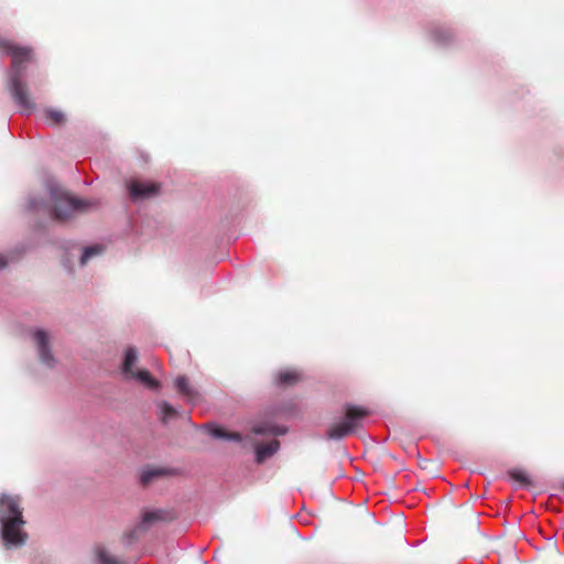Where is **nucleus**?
<instances>
[{"mask_svg":"<svg viewBox=\"0 0 564 564\" xmlns=\"http://www.w3.org/2000/svg\"><path fill=\"white\" fill-rule=\"evenodd\" d=\"M0 51L11 56V69L9 72V90L14 104L22 110L31 112L35 109L28 86L24 83L26 64L32 61L33 51L29 46H20L12 41L0 37Z\"/></svg>","mask_w":564,"mask_h":564,"instance_id":"f257e3e1","label":"nucleus"},{"mask_svg":"<svg viewBox=\"0 0 564 564\" xmlns=\"http://www.w3.org/2000/svg\"><path fill=\"white\" fill-rule=\"evenodd\" d=\"M0 524L1 538L7 547L25 544L28 534L23 530L25 521L19 496L4 494L0 496Z\"/></svg>","mask_w":564,"mask_h":564,"instance_id":"f03ea898","label":"nucleus"},{"mask_svg":"<svg viewBox=\"0 0 564 564\" xmlns=\"http://www.w3.org/2000/svg\"><path fill=\"white\" fill-rule=\"evenodd\" d=\"M47 188L53 203L50 209L53 219L64 221L74 214L87 212L97 205L95 200L79 199L68 195L53 181L47 182Z\"/></svg>","mask_w":564,"mask_h":564,"instance_id":"7ed1b4c3","label":"nucleus"},{"mask_svg":"<svg viewBox=\"0 0 564 564\" xmlns=\"http://www.w3.org/2000/svg\"><path fill=\"white\" fill-rule=\"evenodd\" d=\"M368 414L369 411L364 406L347 404L343 420L328 427L326 432L327 438L341 440L346 437L361 426L364 419Z\"/></svg>","mask_w":564,"mask_h":564,"instance_id":"20e7f679","label":"nucleus"},{"mask_svg":"<svg viewBox=\"0 0 564 564\" xmlns=\"http://www.w3.org/2000/svg\"><path fill=\"white\" fill-rule=\"evenodd\" d=\"M163 519V512L161 510L145 511L138 525L124 535L127 544H131L138 539L139 532L148 531L155 522Z\"/></svg>","mask_w":564,"mask_h":564,"instance_id":"39448f33","label":"nucleus"},{"mask_svg":"<svg viewBox=\"0 0 564 564\" xmlns=\"http://www.w3.org/2000/svg\"><path fill=\"white\" fill-rule=\"evenodd\" d=\"M32 338L36 345L41 361L47 367H53L55 359L51 354L47 334L42 329H36L32 333Z\"/></svg>","mask_w":564,"mask_h":564,"instance_id":"423d86ee","label":"nucleus"},{"mask_svg":"<svg viewBox=\"0 0 564 564\" xmlns=\"http://www.w3.org/2000/svg\"><path fill=\"white\" fill-rule=\"evenodd\" d=\"M128 189L133 200H142L152 197L159 193V186L153 183H143L138 181H130Z\"/></svg>","mask_w":564,"mask_h":564,"instance_id":"0eeeda50","label":"nucleus"},{"mask_svg":"<svg viewBox=\"0 0 564 564\" xmlns=\"http://www.w3.org/2000/svg\"><path fill=\"white\" fill-rule=\"evenodd\" d=\"M175 388L177 392L191 403H195L199 399L198 391L189 384L185 376H180L175 379Z\"/></svg>","mask_w":564,"mask_h":564,"instance_id":"6e6552de","label":"nucleus"},{"mask_svg":"<svg viewBox=\"0 0 564 564\" xmlns=\"http://www.w3.org/2000/svg\"><path fill=\"white\" fill-rule=\"evenodd\" d=\"M173 469L163 467H148L140 471V482L143 486L150 485L154 479L173 475Z\"/></svg>","mask_w":564,"mask_h":564,"instance_id":"1a4fd4ad","label":"nucleus"},{"mask_svg":"<svg viewBox=\"0 0 564 564\" xmlns=\"http://www.w3.org/2000/svg\"><path fill=\"white\" fill-rule=\"evenodd\" d=\"M280 448V442L273 440L267 444L258 445L256 447V460L258 464H262L272 455H274Z\"/></svg>","mask_w":564,"mask_h":564,"instance_id":"9d476101","label":"nucleus"},{"mask_svg":"<svg viewBox=\"0 0 564 564\" xmlns=\"http://www.w3.org/2000/svg\"><path fill=\"white\" fill-rule=\"evenodd\" d=\"M129 378L140 381L147 388L152 390H158L160 388V382L154 379L148 370H135L134 372H131Z\"/></svg>","mask_w":564,"mask_h":564,"instance_id":"9b49d317","label":"nucleus"},{"mask_svg":"<svg viewBox=\"0 0 564 564\" xmlns=\"http://www.w3.org/2000/svg\"><path fill=\"white\" fill-rule=\"evenodd\" d=\"M138 361V351L134 347H129L124 352V358L122 362V373L128 378L131 376V372H134L132 369L133 366Z\"/></svg>","mask_w":564,"mask_h":564,"instance_id":"f8f14e48","label":"nucleus"},{"mask_svg":"<svg viewBox=\"0 0 564 564\" xmlns=\"http://www.w3.org/2000/svg\"><path fill=\"white\" fill-rule=\"evenodd\" d=\"M45 121L51 126H58L65 122V113L58 109L45 108L43 111Z\"/></svg>","mask_w":564,"mask_h":564,"instance_id":"ddd939ff","label":"nucleus"},{"mask_svg":"<svg viewBox=\"0 0 564 564\" xmlns=\"http://www.w3.org/2000/svg\"><path fill=\"white\" fill-rule=\"evenodd\" d=\"M301 379V373L296 370H285L278 375V383L282 386H290Z\"/></svg>","mask_w":564,"mask_h":564,"instance_id":"4468645a","label":"nucleus"},{"mask_svg":"<svg viewBox=\"0 0 564 564\" xmlns=\"http://www.w3.org/2000/svg\"><path fill=\"white\" fill-rule=\"evenodd\" d=\"M253 433L258 435H264V434H275V435H283L286 433V429L283 426H274V425H257L253 427Z\"/></svg>","mask_w":564,"mask_h":564,"instance_id":"2eb2a0df","label":"nucleus"},{"mask_svg":"<svg viewBox=\"0 0 564 564\" xmlns=\"http://www.w3.org/2000/svg\"><path fill=\"white\" fill-rule=\"evenodd\" d=\"M210 435L215 438H223L227 441L240 442L242 440L239 433L227 432L220 427H213Z\"/></svg>","mask_w":564,"mask_h":564,"instance_id":"dca6fc26","label":"nucleus"},{"mask_svg":"<svg viewBox=\"0 0 564 564\" xmlns=\"http://www.w3.org/2000/svg\"><path fill=\"white\" fill-rule=\"evenodd\" d=\"M97 563L98 564H121L120 561L108 553L105 547H98L96 550Z\"/></svg>","mask_w":564,"mask_h":564,"instance_id":"f3484780","label":"nucleus"},{"mask_svg":"<svg viewBox=\"0 0 564 564\" xmlns=\"http://www.w3.org/2000/svg\"><path fill=\"white\" fill-rule=\"evenodd\" d=\"M102 247L101 246H90V247H86L84 250H83V253L80 256V259H79V262L82 265H86V263L88 262V260L95 256H98L102 252Z\"/></svg>","mask_w":564,"mask_h":564,"instance_id":"a211bd4d","label":"nucleus"},{"mask_svg":"<svg viewBox=\"0 0 564 564\" xmlns=\"http://www.w3.org/2000/svg\"><path fill=\"white\" fill-rule=\"evenodd\" d=\"M432 36L435 42L440 44H446L452 37V32L447 29L440 28L433 31Z\"/></svg>","mask_w":564,"mask_h":564,"instance_id":"6ab92c4d","label":"nucleus"},{"mask_svg":"<svg viewBox=\"0 0 564 564\" xmlns=\"http://www.w3.org/2000/svg\"><path fill=\"white\" fill-rule=\"evenodd\" d=\"M160 415L163 422H166L169 419L173 417L176 414V410L169 402L162 401L159 404Z\"/></svg>","mask_w":564,"mask_h":564,"instance_id":"aec40b11","label":"nucleus"},{"mask_svg":"<svg viewBox=\"0 0 564 564\" xmlns=\"http://www.w3.org/2000/svg\"><path fill=\"white\" fill-rule=\"evenodd\" d=\"M509 476L512 480L519 482L523 487H527L530 485V479L523 470L512 469L509 471Z\"/></svg>","mask_w":564,"mask_h":564,"instance_id":"412c9836","label":"nucleus"},{"mask_svg":"<svg viewBox=\"0 0 564 564\" xmlns=\"http://www.w3.org/2000/svg\"><path fill=\"white\" fill-rule=\"evenodd\" d=\"M28 208L32 212H39L47 209V204L43 198L39 197H30L28 202Z\"/></svg>","mask_w":564,"mask_h":564,"instance_id":"4be33fe9","label":"nucleus"},{"mask_svg":"<svg viewBox=\"0 0 564 564\" xmlns=\"http://www.w3.org/2000/svg\"><path fill=\"white\" fill-rule=\"evenodd\" d=\"M6 264H7L6 259L3 257H0V268L6 267Z\"/></svg>","mask_w":564,"mask_h":564,"instance_id":"5701e85b","label":"nucleus"}]
</instances>
